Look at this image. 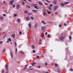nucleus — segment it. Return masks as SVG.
<instances>
[{"label":"nucleus","instance_id":"44","mask_svg":"<svg viewBox=\"0 0 73 73\" xmlns=\"http://www.w3.org/2000/svg\"><path fill=\"white\" fill-rule=\"evenodd\" d=\"M64 26H66V23H64Z\"/></svg>","mask_w":73,"mask_h":73},{"label":"nucleus","instance_id":"48","mask_svg":"<svg viewBox=\"0 0 73 73\" xmlns=\"http://www.w3.org/2000/svg\"><path fill=\"white\" fill-rule=\"evenodd\" d=\"M22 33L21 32H19V35H21Z\"/></svg>","mask_w":73,"mask_h":73},{"label":"nucleus","instance_id":"51","mask_svg":"<svg viewBox=\"0 0 73 73\" xmlns=\"http://www.w3.org/2000/svg\"><path fill=\"white\" fill-rule=\"evenodd\" d=\"M69 38L70 39H71V36H69Z\"/></svg>","mask_w":73,"mask_h":73},{"label":"nucleus","instance_id":"32","mask_svg":"<svg viewBox=\"0 0 73 73\" xmlns=\"http://www.w3.org/2000/svg\"><path fill=\"white\" fill-rule=\"evenodd\" d=\"M52 6H53V5L52 4H50L49 5V6L50 7H52Z\"/></svg>","mask_w":73,"mask_h":73},{"label":"nucleus","instance_id":"11","mask_svg":"<svg viewBox=\"0 0 73 73\" xmlns=\"http://www.w3.org/2000/svg\"><path fill=\"white\" fill-rule=\"evenodd\" d=\"M46 15V14L45 13V12H44V11H43V15L44 16L45 15Z\"/></svg>","mask_w":73,"mask_h":73},{"label":"nucleus","instance_id":"36","mask_svg":"<svg viewBox=\"0 0 73 73\" xmlns=\"http://www.w3.org/2000/svg\"><path fill=\"white\" fill-rule=\"evenodd\" d=\"M31 14H32V13H28V15H31Z\"/></svg>","mask_w":73,"mask_h":73},{"label":"nucleus","instance_id":"42","mask_svg":"<svg viewBox=\"0 0 73 73\" xmlns=\"http://www.w3.org/2000/svg\"><path fill=\"white\" fill-rule=\"evenodd\" d=\"M9 40H7V41L6 42V43H9Z\"/></svg>","mask_w":73,"mask_h":73},{"label":"nucleus","instance_id":"35","mask_svg":"<svg viewBox=\"0 0 73 73\" xmlns=\"http://www.w3.org/2000/svg\"><path fill=\"white\" fill-rule=\"evenodd\" d=\"M20 53H22V54H24V52L23 51H21Z\"/></svg>","mask_w":73,"mask_h":73},{"label":"nucleus","instance_id":"55","mask_svg":"<svg viewBox=\"0 0 73 73\" xmlns=\"http://www.w3.org/2000/svg\"><path fill=\"white\" fill-rule=\"evenodd\" d=\"M47 34H48V33L47 32H46L45 33V35H47Z\"/></svg>","mask_w":73,"mask_h":73},{"label":"nucleus","instance_id":"37","mask_svg":"<svg viewBox=\"0 0 73 73\" xmlns=\"http://www.w3.org/2000/svg\"><path fill=\"white\" fill-rule=\"evenodd\" d=\"M17 16V15L16 14H15L14 15V17H16V16Z\"/></svg>","mask_w":73,"mask_h":73},{"label":"nucleus","instance_id":"64","mask_svg":"<svg viewBox=\"0 0 73 73\" xmlns=\"http://www.w3.org/2000/svg\"><path fill=\"white\" fill-rule=\"evenodd\" d=\"M3 3H5V1H3Z\"/></svg>","mask_w":73,"mask_h":73},{"label":"nucleus","instance_id":"49","mask_svg":"<svg viewBox=\"0 0 73 73\" xmlns=\"http://www.w3.org/2000/svg\"><path fill=\"white\" fill-rule=\"evenodd\" d=\"M3 16H5V17L6 16V15H5V14H4L3 15Z\"/></svg>","mask_w":73,"mask_h":73},{"label":"nucleus","instance_id":"6","mask_svg":"<svg viewBox=\"0 0 73 73\" xmlns=\"http://www.w3.org/2000/svg\"><path fill=\"white\" fill-rule=\"evenodd\" d=\"M47 8H48L49 10H50V11H51L52 10V7L50 6H48Z\"/></svg>","mask_w":73,"mask_h":73},{"label":"nucleus","instance_id":"17","mask_svg":"<svg viewBox=\"0 0 73 73\" xmlns=\"http://www.w3.org/2000/svg\"><path fill=\"white\" fill-rule=\"evenodd\" d=\"M26 19H27V20H29V19H30L29 17H27Z\"/></svg>","mask_w":73,"mask_h":73},{"label":"nucleus","instance_id":"19","mask_svg":"<svg viewBox=\"0 0 73 73\" xmlns=\"http://www.w3.org/2000/svg\"><path fill=\"white\" fill-rule=\"evenodd\" d=\"M61 5L62 7H64V3H61Z\"/></svg>","mask_w":73,"mask_h":73},{"label":"nucleus","instance_id":"62","mask_svg":"<svg viewBox=\"0 0 73 73\" xmlns=\"http://www.w3.org/2000/svg\"><path fill=\"white\" fill-rule=\"evenodd\" d=\"M36 58H38V56H37L36 57Z\"/></svg>","mask_w":73,"mask_h":73},{"label":"nucleus","instance_id":"1","mask_svg":"<svg viewBox=\"0 0 73 73\" xmlns=\"http://www.w3.org/2000/svg\"><path fill=\"white\" fill-rule=\"evenodd\" d=\"M58 6H55L54 7L53 11H56V10L57 9V8H58Z\"/></svg>","mask_w":73,"mask_h":73},{"label":"nucleus","instance_id":"18","mask_svg":"<svg viewBox=\"0 0 73 73\" xmlns=\"http://www.w3.org/2000/svg\"><path fill=\"white\" fill-rule=\"evenodd\" d=\"M37 6V5L36 4H33V7H36V6Z\"/></svg>","mask_w":73,"mask_h":73},{"label":"nucleus","instance_id":"57","mask_svg":"<svg viewBox=\"0 0 73 73\" xmlns=\"http://www.w3.org/2000/svg\"><path fill=\"white\" fill-rule=\"evenodd\" d=\"M45 5H48V4L46 3H45Z\"/></svg>","mask_w":73,"mask_h":73},{"label":"nucleus","instance_id":"30","mask_svg":"<svg viewBox=\"0 0 73 73\" xmlns=\"http://www.w3.org/2000/svg\"><path fill=\"white\" fill-rule=\"evenodd\" d=\"M37 25H36H36H35V26H34V27H35V29H36V27H37Z\"/></svg>","mask_w":73,"mask_h":73},{"label":"nucleus","instance_id":"54","mask_svg":"<svg viewBox=\"0 0 73 73\" xmlns=\"http://www.w3.org/2000/svg\"><path fill=\"white\" fill-rule=\"evenodd\" d=\"M13 7L14 8H15V5H13Z\"/></svg>","mask_w":73,"mask_h":73},{"label":"nucleus","instance_id":"13","mask_svg":"<svg viewBox=\"0 0 73 73\" xmlns=\"http://www.w3.org/2000/svg\"><path fill=\"white\" fill-rule=\"evenodd\" d=\"M5 69H6V70H8V66H7L6 67Z\"/></svg>","mask_w":73,"mask_h":73},{"label":"nucleus","instance_id":"33","mask_svg":"<svg viewBox=\"0 0 73 73\" xmlns=\"http://www.w3.org/2000/svg\"><path fill=\"white\" fill-rule=\"evenodd\" d=\"M55 67L57 66H58V65L57 64H55Z\"/></svg>","mask_w":73,"mask_h":73},{"label":"nucleus","instance_id":"43","mask_svg":"<svg viewBox=\"0 0 73 73\" xmlns=\"http://www.w3.org/2000/svg\"><path fill=\"white\" fill-rule=\"evenodd\" d=\"M22 4H23V5H24V1H23Z\"/></svg>","mask_w":73,"mask_h":73},{"label":"nucleus","instance_id":"58","mask_svg":"<svg viewBox=\"0 0 73 73\" xmlns=\"http://www.w3.org/2000/svg\"><path fill=\"white\" fill-rule=\"evenodd\" d=\"M0 44H2V43H3V42L1 41V42H0Z\"/></svg>","mask_w":73,"mask_h":73},{"label":"nucleus","instance_id":"20","mask_svg":"<svg viewBox=\"0 0 73 73\" xmlns=\"http://www.w3.org/2000/svg\"><path fill=\"white\" fill-rule=\"evenodd\" d=\"M29 28H31V24L30 23H29Z\"/></svg>","mask_w":73,"mask_h":73},{"label":"nucleus","instance_id":"5","mask_svg":"<svg viewBox=\"0 0 73 73\" xmlns=\"http://www.w3.org/2000/svg\"><path fill=\"white\" fill-rule=\"evenodd\" d=\"M53 2L54 4H56L57 3V0H54Z\"/></svg>","mask_w":73,"mask_h":73},{"label":"nucleus","instance_id":"7","mask_svg":"<svg viewBox=\"0 0 73 73\" xmlns=\"http://www.w3.org/2000/svg\"><path fill=\"white\" fill-rule=\"evenodd\" d=\"M64 38V36H62L60 37V40H63V39Z\"/></svg>","mask_w":73,"mask_h":73},{"label":"nucleus","instance_id":"2","mask_svg":"<svg viewBox=\"0 0 73 73\" xmlns=\"http://www.w3.org/2000/svg\"><path fill=\"white\" fill-rule=\"evenodd\" d=\"M13 1H10L9 4L10 5H13Z\"/></svg>","mask_w":73,"mask_h":73},{"label":"nucleus","instance_id":"10","mask_svg":"<svg viewBox=\"0 0 73 73\" xmlns=\"http://www.w3.org/2000/svg\"><path fill=\"white\" fill-rule=\"evenodd\" d=\"M10 54H11V56L12 59H13V54H12V52H11Z\"/></svg>","mask_w":73,"mask_h":73},{"label":"nucleus","instance_id":"3","mask_svg":"<svg viewBox=\"0 0 73 73\" xmlns=\"http://www.w3.org/2000/svg\"><path fill=\"white\" fill-rule=\"evenodd\" d=\"M32 11L34 13H36L37 12V11L35 10H32Z\"/></svg>","mask_w":73,"mask_h":73},{"label":"nucleus","instance_id":"40","mask_svg":"<svg viewBox=\"0 0 73 73\" xmlns=\"http://www.w3.org/2000/svg\"><path fill=\"white\" fill-rule=\"evenodd\" d=\"M70 71H73V70L72 68H70Z\"/></svg>","mask_w":73,"mask_h":73},{"label":"nucleus","instance_id":"14","mask_svg":"<svg viewBox=\"0 0 73 73\" xmlns=\"http://www.w3.org/2000/svg\"><path fill=\"white\" fill-rule=\"evenodd\" d=\"M20 5H17V9H19V6Z\"/></svg>","mask_w":73,"mask_h":73},{"label":"nucleus","instance_id":"53","mask_svg":"<svg viewBox=\"0 0 73 73\" xmlns=\"http://www.w3.org/2000/svg\"><path fill=\"white\" fill-rule=\"evenodd\" d=\"M6 36H7V35L6 34L5 35V36L4 37V38H5V37H6Z\"/></svg>","mask_w":73,"mask_h":73},{"label":"nucleus","instance_id":"52","mask_svg":"<svg viewBox=\"0 0 73 73\" xmlns=\"http://www.w3.org/2000/svg\"><path fill=\"white\" fill-rule=\"evenodd\" d=\"M48 37H50V35H48V36H47Z\"/></svg>","mask_w":73,"mask_h":73},{"label":"nucleus","instance_id":"24","mask_svg":"<svg viewBox=\"0 0 73 73\" xmlns=\"http://www.w3.org/2000/svg\"><path fill=\"white\" fill-rule=\"evenodd\" d=\"M68 3H69V2H65L64 3V4H65V5H66V4H68Z\"/></svg>","mask_w":73,"mask_h":73},{"label":"nucleus","instance_id":"25","mask_svg":"<svg viewBox=\"0 0 73 73\" xmlns=\"http://www.w3.org/2000/svg\"><path fill=\"white\" fill-rule=\"evenodd\" d=\"M47 11L48 14H50V13H51V12L50 11Z\"/></svg>","mask_w":73,"mask_h":73},{"label":"nucleus","instance_id":"31","mask_svg":"<svg viewBox=\"0 0 73 73\" xmlns=\"http://www.w3.org/2000/svg\"><path fill=\"white\" fill-rule=\"evenodd\" d=\"M17 20L18 21V23H20V19H17Z\"/></svg>","mask_w":73,"mask_h":73},{"label":"nucleus","instance_id":"27","mask_svg":"<svg viewBox=\"0 0 73 73\" xmlns=\"http://www.w3.org/2000/svg\"><path fill=\"white\" fill-rule=\"evenodd\" d=\"M15 50L16 53H17V48H16Z\"/></svg>","mask_w":73,"mask_h":73},{"label":"nucleus","instance_id":"60","mask_svg":"<svg viewBox=\"0 0 73 73\" xmlns=\"http://www.w3.org/2000/svg\"><path fill=\"white\" fill-rule=\"evenodd\" d=\"M28 1H30L31 2H32V1H31L30 0H28Z\"/></svg>","mask_w":73,"mask_h":73},{"label":"nucleus","instance_id":"63","mask_svg":"<svg viewBox=\"0 0 73 73\" xmlns=\"http://www.w3.org/2000/svg\"><path fill=\"white\" fill-rule=\"evenodd\" d=\"M41 39H40L39 40V42H41Z\"/></svg>","mask_w":73,"mask_h":73},{"label":"nucleus","instance_id":"26","mask_svg":"<svg viewBox=\"0 0 73 73\" xmlns=\"http://www.w3.org/2000/svg\"><path fill=\"white\" fill-rule=\"evenodd\" d=\"M31 19L33 20H34V18L33 17H31Z\"/></svg>","mask_w":73,"mask_h":73},{"label":"nucleus","instance_id":"38","mask_svg":"<svg viewBox=\"0 0 73 73\" xmlns=\"http://www.w3.org/2000/svg\"><path fill=\"white\" fill-rule=\"evenodd\" d=\"M38 68H41V66H37Z\"/></svg>","mask_w":73,"mask_h":73},{"label":"nucleus","instance_id":"59","mask_svg":"<svg viewBox=\"0 0 73 73\" xmlns=\"http://www.w3.org/2000/svg\"><path fill=\"white\" fill-rule=\"evenodd\" d=\"M61 27V25H59V27Z\"/></svg>","mask_w":73,"mask_h":73},{"label":"nucleus","instance_id":"21","mask_svg":"<svg viewBox=\"0 0 73 73\" xmlns=\"http://www.w3.org/2000/svg\"><path fill=\"white\" fill-rule=\"evenodd\" d=\"M12 36L13 38H15V34H13L12 35Z\"/></svg>","mask_w":73,"mask_h":73},{"label":"nucleus","instance_id":"39","mask_svg":"<svg viewBox=\"0 0 73 73\" xmlns=\"http://www.w3.org/2000/svg\"><path fill=\"white\" fill-rule=\"evenodd\" d=\"M8 40H9V41H10V42L11 41V38H9Z\"/></svg>","mask_w":73,"mask_h":73},{"label":"nucleus","instance_id":"28","mask_svg":"<svg viewBox=\"0 0 73 73\" xmlns=\"http://www.w3.org/2000/svg\"><path fill=\"white\" fill-rule=\"evenodd\" d=\"M28 11H27V10H25V13H26V14H27V13H28Z\"/></svg>","mask_w":73,"mask_h":73},{"label":"nucleus","instance_id":"61","mask_svg":"<svg viewBox=\"0 0 73 73\" xmlns=\"http://www.w3.org/2000/svg\"><path fill=\"white\" fill-rule=\"evenodd\" d=\"M45 65H47V63H46L45 64Z\"/></svg>","mask_w":73,"mask_h":73},{"label":"nucleus","instance_id":"45","mask_svg":"<svg viewBox=\"0 0 73 73\" xmlns=\"http://www.w3.org/2000/svg\"><path fill=\"white\" fill-rule=\"evenodd\" d=\"M4 70H3L2 71V73H4Z\"/></svg>","mask_w":73,"mask_h":73},{"label":"nucleus","instance_id":"23","mask_svg":"<svg viewBox=\"0 0 73 73\" xmlns=\"http://www.w3.org/2000/svg\"><path fill=\"white\" fill-rule=\"evenodd\" d=\"M38 3L40 5H41L42 4V2L41 1H39Z\"/></svg>","mask_w":73,"mask_h":73},{"label":"nucleus","instance_id":"56","mask_svg":"<svg viewBox=\"0 0 73 73\" xmlns=\"http://www.w3.org/2000/svg\"><path fill=\"white\" fill-rule=\"evenodd\" d=\"M5 32H3L2 33V35H4V34L5 33Z\"/></svg>","mask_w":73,"mask_h":73},{"label":"nucleus","instance_id":"15","mask_svg":"<svg viewBox=\"0 0 73 73\" xmlns=\"http://www.w3.org/2000/svg\"><path fill=\"white\" fill-rule=\"evenodd\" d=\"M26 7H27V8H28L29 9V8H31V6H28V5H27Z\"/></svg>","mask_w":73,"mask_h":73},{"label":"nucleus","instance_id":"29","mask_svg":"<svg viewBox=\"0 0 73 73\" xmlns=\"http://www.w3.org/2000/svg\"><path fill=\"white\" fill-rule=\"evenodd\" d=\"M34 8H35V9H38V8H37V6H35Z\"/></svg>","mask_w":73,"mask_h":73},{"label":"nucleus","instance_id":"9","mask_svg":"<svg viewBox=\"0 0 73 73\" xmlns=\"http://www.w3.org/2000/svg\"><path fill=\"white\" fill-rule=\"evenodd\" d=\"M27 66H28L27 65L26 66H25V68H23V70H24L26 69H27Z\"/></svg>","mask_w":73,"mask_h":73},{"label":"nucleus","instance_id":"8","mask_svg":"<svg viewBox=\"0 0 73 73\" xmlns=\"http://www.w3.org/2000/svg\"><path fill=\"white\" fill-rule=\"evenodd\" d=\"M36 63L35 62H34L32 63L31 64L32 65V66H34V65H36Z\"/></svg>","mask_w":73,"mask_h":73},{"label":"nucleus","instance_id":"46","mask_svg":"<svg viewBox=\"0 0 73 73\" xmlns=\"http://www.w3.org/2000/svg\"><path fill=\"white\" fill-rule=\"evenodd\" d=\"M58 12H56L55 13V15H58Z\"/></svg>","mask_w":73,"mask_h":73},{"label":"nucleus","instance_id":"12","mask_svg":"<svg viewBox=\"0 0 73 73\" xmlns=\"http://www.w3.org/2000/svg\"><path fill=\"white\" fill-rule=\"evenodd\" d=\"M42 23H43V24H44V25H45V24H46V23H45V22H44L43 21H42Z\"/></svg>","mask_w":73,"mask_h":73},{"label":"nucleus","instance_id":"34","mask_svg":"<svg viewBox=\"0 0 73 73\" xmlns=\"http://www.w3.org/2000/svg\"><path fill=\"white\" fill-rule=\"evenodd\" d=\"M5 48H4V50H3V53L4 52H5Z\"/></svg>","mask_w":73,"mask_h":73},{"label":"nucleus","instance_id":"22","mask_svg":"<svg viewBox=\"0 0 73 73\" xmlns=\"http://www.w3.org/2000/svg\"><path fill=\"white\" fill-rule=\"evenodd\" d=\"M31 48H32V49H34V48H35V46H34L33 45H32Z\"/></svg>","mask_w":73,"mask_h":73},{"label":"nucleus","instance_id":"47","mask_svg":"<svg viewBox=\"0 0 73 73\" xmlns=\"http://www.w3.org/2000/svg\"><path fill=\"white\" fill-rule=\"evenodd\" d=\"M33 53H36V51L35 50H33Z\"/></svg>","mask_w":73,"mask_h":73},{"label":"nucleus","instance_id":"50","mask_svg":"<svg viewBox=\"0 0 73 73\" xmlns=\"http://www.w3.org/2000/svg\"><path fill=\"white\" fill-rule=\"evenodd\" d=\"M15 46H17V45H16V42H15Z\"/></svg>","mask_w":73,"mask_h":73},{"label":"nucleus","instance_id":"16","mask_svg":"<svg viewBox=\"0 0 73 73\" xmlns=\"http://www.w3.org/2000/svg\"><path fill=\"white\" fill-rule=\"evenodd\" d=\"M4 19V17H0V20H3Z\"/></svg>","mask_w":73,"mask_h":73},{"label":"nucleus","instance_id":"41","mask_svg":"<svg viewBox=\"0 0 73 73\" xmlns=\"http://www.w3.org/2000/svg\"><path fill=\"white\" fill-rule=\"evenodd\" d=\"M44 35H41V37H44Z\"/></svg>","mask_w":73,"mask_h":73},{"label":"nucleus","instance_id":"4","mask_svg":"<svg viewBox=\"0 0 73 73\" xmlns=\"http://www.w3.org/2000/svg\"><path fill=\"white\" fill-rule=\"evenodd\" d=\"M46 29V27H42V31H45Z\"/></svg>","mask_w":73,"mask_h":73}]
</instances>
